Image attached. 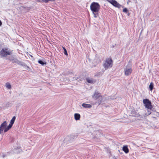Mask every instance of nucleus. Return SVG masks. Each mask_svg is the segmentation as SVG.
Masks as SVG:
<instances>
[{"instance_id":"obj_6","label":"nucleus","mask_w":159,"mask_h":159,"mask_svg":"<svg viewBox=\"0 0 159 159\" xmlns=\"http://www.w3.org/2000/svg\"><path fill=\"white\" fill-rule=\"evenodd\" d=\"M107 1L111 3L115 7L120 8L122 6L115 0H107Z\"/></svg>"},{"instance_id":"obj_23","label":"nucleus","mask_w":159,"mask_h":159,"mask_svg":"<svg viewBox=\"0 0 159 159\" xmlns=\"http://www.w3.org/2000/svg\"><path fill=\"white\" fill-rule=\"evenodd\" d=\"M93 13L94 17L96 18L98 16V12H94Z\"/></svg>"},{"instance_id":"obj_25","label":"nucleus","mask_w":159,"mask_h":159,"mask_svg":"<svg viewBox=\"0 0 159 159\" xmlns=\"http://www.w3.org/2000/svg\"><path fill=\"white\" fill-rule=\"evenodd\" d=\"M9 129H10L7 127H6V128H4V131L5 132H6L7 131H8Z\"/></svg>"},{"instance_id":"obj_22","label":"nucleus","mask_w":159,"mask_h":159,"mask_svg":"<svg viewBox=\"0 0 159 159\" xmlns=\"http://www.w3.org/2000/svg\"><path fill=\"white\" fill-rule=\"evenodd\" d=\"M42 2H44L45 3H47L49 1L53 2L55 1V0H42Z\"/></svg>"},{"instance_id":"obj_5","label":"nucleus","mask_w":159,"mask_h":159,"mask_svg":"<svg viewBox=\"0 0 159 159\" xmlns=\"http://www.w3.org/2000/svg\"><path fill=\"white\" fill-rule=\"evenodd\" d=\"M143 102L146 108L148 109H151L152 108L151 103L148 99H143Z\"/></svg>"},{"instance_id":"obj_15","label":"nucleus","mask_w":159,"mask_h":159,"mask_svg":"<svg viewBox=\"0 0 159 159\" xmlns=\"http://www.w3.org/2000/svg\"><path fill=\"white\" fill-rule=\"evenodd\" d=\"M5 86L8 89H10L11 88V85L8 82H7L6 83Z\"/></svg>"},{"instance_id":"obj_26","label":"nucleus","mask_w":159,"mask_h":159,"mask_svg":"<svg viewBox=\"0 0 159 159\" xmlns=\"http://www.w3.org/2000/svg\"><path fill=\"white\" fill-rule=\"evenodd\" d=\"M13 125V124L10 123L9 125L7 126V127L10 129L12 127Z\"/></svg>"},{"instance_id":"obj_29","label":"nucleus","mask_w":159,"mask_h":159,"mask_svg":"<svg viewBox=\"0 0 159 159\" xmlns=\"http://www.w3.org/2000/svg\"><path fill=\"white\" fill-rule=\"evenodd\" d=\"M128 16H129V13L128 14Z\"/></svg>"},{"instance_id":"obj_12","label":"nucleus","mask_w":159,"mask_h":159,"mask_svg":"<svg viewBox=\"0 0 159 159\" xmlns=\"http://www.w3.org/2000/svg\"><path fill=\"white\" fill-rule=\"evenodd\" d=\"M75 119L76 120H79L80 118V116L78 113H75L74 115Z\"/></svg>"},{"instance_id":"obj_28","label":"nucleus","mask_w":159,"mask_h":159,"mask_svg":"<svg viewBox=\"0 0 159 159\" xmlns=\"http://www.w3.org/2000/svg\"><path fill=\"white\" fill-rule=\"evenodd\" d=\"M2 25V22L0 20V26Z\"/></svg>"},{"instance_id":"obj_18","label":"nucleus","mask_w":159,"mask_h":159,"mask_svg":"<svg viewBox=\"0 0 159 159\" xmlns=\"http://www.w3.org/2000/svg\"><path fill=\"white\" fill-rule=\"evenodd\" d=\"M38 62L39 64L42 65H43L46 64V62L43 61L42 60H39L38 61Z\"/></svg>"},{"instance_id":"obj_24","label":"nucleus","mask_w":159,"mask_h":159,"mask_svg":"<svg viewBox=\"0 0 159 159\" xmlns=\"http://www.w3.org/2000/svg\"><path fill=\"white\" fill-rule=\"evenodd\" d=\"M123 11L124 12L127 13L128 12V10L126 8H125L123 9Z\"/></svg>"},{"instance_id":"obj_30","label":"nucleus","mask_w":159,"mask_h":159,"mask_svg":"<svg viewBox=\"0 0 159 159\" xmlns=\"http://www.w3.org/2000/svg\"><path fill=\"white\" fill-rule=\"evenodd\" d=\"M5 156L4 155H3V157H5Z\"/></svg>"},{"instance_id":"obj_13","label":"nucleus","mask_w":159,"mask_h":159,"mask_svg":"<svg viewBox=\"0 0 159 159\" xmlns=\"http://www.w3.org/2000/svg\"><path fill=\"white\" fill-rule=\"evenodd\" d=\"M151 109H148L147 113H145L144 115V116H148L150 114H152V115H153V113H152V112H151L150 111Z\"/></svg>"},{"instance_id":"obj_3","label":"nucleus","mask_w":159,"mask_h":159,"mask_svg":"<svg viewBox=\"0 0 159 159\" xmlns=\"http://www.w3.org/2000/svg\"><path fill=\"white\" fill-rule=\"evenodd\" d=\"M90 9L93 13L98 12L100 9V6L98 3L93 2L90 5Z\"/></svg>"},{"instance_id":"obj_19","label":"nucleus","mask_w":159,"mask_h":159,"mask_svg":"<svg viewBox=\"0 0 159 159\" xmlns=\"http://www.w3.org/2000/svg\"><path fill=\"white\" fill-rule=\"evenodd\" d=\"M152 113H153L152 115L151 114V117L153 118H155L156 116H157V112H152Z\"/></svg>"},{"instance_id":"obj_4","label":"nucleus","mask_w":159,"mask_h":159,"mask_svg":"<svg viewBox=\"0 0 159 159\" xmlns=\"http://www.w3.org/2000/svg\"><path fill=\"white\" fill-rule=\"evenodd\" d=\"M12 53V51L11 50H8L7 48H3L0 52V56L1 57H4Z\"/></svg>"},{"instance_id":"obj_7","label":"nucleus","mask_w":159,"mask_h":159,"mask_svg":"<svg viewBox=\"0 0 159 159\" xmlns=\"http://www.w3.org/2000/svg\"><path fill=\"white\" fill-rule=\"evenodd\" d=\"M124 70L125 71V74L126 76L130 75L132 71L131 68L130 67H129L128 66H126V68L124 69Z\"/></svg>"},{"instance_id":"obj_1","label":"nucleus","mask_w":159,"mask_h":159,"mask_svg":"<svg viewBox=\"0 0 159 159\" xmlns=\"http://www.w3.org/2000/svg\"><path fill=\"white\" fill-rule=\"evenodd\" d=\"M92 98L95 100H98L95 103H97L100 105L102 102V96L98 91H95L93 95Z\"/></svg>"},{"instance_id":"obj_11","label":"nucleus","mask_w":159,"mask_h":159,"mask_svg":"<svg viewBox=\"0 0 159 159\" xmlns=\"http://www.w3.org/2000/svg\"><path fill=\"white\" fill-rule=\"evenodd\" d=\"M82 106L83 107L85 108H90L92 107L91 105L84 103L82 104Z\"/></svg>"},{"instance_id":"obj_10","label":"nucleus","mask_w":159,"mask_h":159,"mask_svg":"<svg viewBox=\"0 0 159 159\" xmlns=\"http://www.w3.org/2000/svg\"><path fill=\"white\" fill-rule=\"evenodd\" d=\"M122 149L125 153H127L129 152V150L127 145L124 146Z\"/></svg>"},{"instance_id":"obj_20","label":"nucleus","mask_w":159,"mask_h":159,"mask_svg":"<svg viewBox=\"0 0 159 159\" xmlns=\"http://www.w3.org/2000/svg\"><path fill=\"white\" fill-rule=\"evenodd\" d=\"M16 119V117L15 116H13L11 120L10 123L13 124L14 123L15 120Z\"/></svg>"},{"instance_id":"obj_27","label":"nucleus","mask_w":159,"mask_h":159,"mask_svg":"<svg viewBox=\"0 0 159 159\" xmlns=\"http://www.w3.org/2000/svg\"><path fill=\"white\" fill-rule=\"evenodd\" d=\"M27 67V70H30V68L27 65V66H25V67Z\"/></svg>"},{"instance_id":"obj_17","label":"nucleus","mask_w":159,"mask_h":159,"mask_svg":"<svg viewBox=\"0 0 159 159\" xmlns=\"http://www.w3.org/2000/svg\"><path fill=\"white\" fill-rule=\"evenodd\" d=\"M87 81L89 83H93V81L92 79H89V78H86V79Z\"/></svg>"},{"instance_id":"obj_14","label":"nucleus","mask_w":159,"mask_h":159,"mask_svg":"<svg viewBox=\"0 0 159 159\" xmlns=\"http://www.w3.org/2000/svg\"><path fill=\"white\" fill-rule=\"evenodd\" d=\"M18 64L20 65L21 66H23L24 68L26 66H27V65H26L25 63L23 62L20 61Z\"/></svg>"},{"instance_id":"obj_16","label":"nucleus","mask_w":159,"mask_h":159,"mask_svg":"<svg viewBox=\"0 0 159 159\" xmlns=\"http://www.w3.org/2000/svg\"><path fill=\"white\" fill-rule=\"evenodd\" d=\"M153 85H154L153 83L152 82H151L150 83V85L149 86V89L151 91H152V89H153Z\"/></svg>"},{"instance_id":"obj_2","label":"nucleus","mask_w":159,"mask_h":159,"mask_svg":"<svg viewBox=\"0 0 159 159\" xmlns=\"http://www.w3.org/2000/svg\"><path fill=\"white\" fill-rule=\"evenodd\" d=\"M112 65L113 61L111 57L107 58L103 64V66L106 70L111 67Z\"/></svg>"},{"instance_id":"obj_21","label":"nucleus","mask_w":159,"mask_h":159,"mask_svg":"<svg viewBox=\"0 0 159 159\" xmlns=\"http://www.w3.org/2000/svg\"><path fill=\"white\" fill-rule=\"evenodd\" d=\"M62 48H63V49L64 50V54L65 55H66V56L68 55L67 52L66 50V49L65 48V47H62Z\"/></svg>"},{"instance_id":"obj_9","label":"nucleus","mask_w":159,"mask_h":159,"mask_svg":"<svg viewBox=\"0 0 159 159\" xmlns=\"http://www.w3.org/2000/svg\"><path fill=\"white\" fill-rule=\"evenodd\" d=\"M10 60L12 61V63H15L17 64H18L20 61L16 58H14L13 57H11L10 58Z\"/></svg>"},{"instance_id":"obj_8","label":"nucleus","mask_w":159,"mask_h":159,"mask_svg":"<svg viewBox=\"0 0 159 159\" xmlns=\"http://www.w3.org/2000/svg\"><path fill=\"white\" fill-rule=\"evenodd\" d=\"M7 123L6 121H4L1 124V125L0 127V132H2L3 129L5 128L7 126Z\"/></svg>"}]
</instances>
